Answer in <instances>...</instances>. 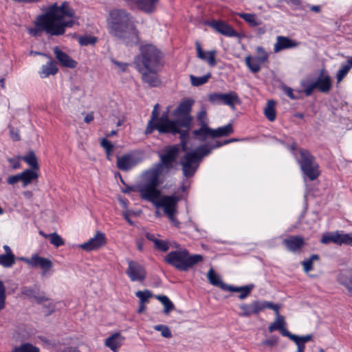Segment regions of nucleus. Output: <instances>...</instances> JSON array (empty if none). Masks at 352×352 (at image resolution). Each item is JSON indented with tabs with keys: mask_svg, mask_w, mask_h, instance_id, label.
<instances>
[{
	"mask_svg": "<svg viewBox=\"0 0 352 352\" xmlns=\"http://www.w3.org/2000/svg\"><path fill=\"white\" fill-rule=\"evenodd\" d=\"M193 104L194 100L191 99H186L181 102L173 112L175 120L169 119L168 109L158 117L159 105L155 104L151 113V120L148 122L146 133H151L154 129L160 133H179L182 150L187 151L188 130L192 122V117L190 113Z\"/></svg>",
	"mask_w": 352,
	"mask_h": 352,
	"instance_id": "nucleus-1",
	"label": "nucleus"
},
{
	"mask_svg": "<svg viewBox=\"0 0 352 352\" xmlns=\"http://www.w3.org/2000/svg\"><path fill=\"white\" fill-rule=\"evenodd\" d=\"M78 19L75 10L67 1L60 6L55 3L36 18L35 27L28 28V32L32 36H39L41 32L51 36H60L65 34L67 28L78 24Z\"/></svg>",
	"mask_w": 352,
	"mask_h": 352,
	"instance_id": "nucleus-2",
	"label": "nucleus"
},
{
	"mask_svg": "<svg viewBox=\"0 0 352 352\" xmlns=\"http://www.w3.org/2000/svg\"><path fill=\"white\" fill-rule=\"evenodd\" d=\"M107 28L109 33L120 39H129L137 41L138 31L131 13L124 9L111 10L107 18Z\"/></svg>",
	"mask_w": 352,
	"mask_h": 352,
	"instance_id": "nucleus-3",
	"label": "nucleus"
},
{
	"mask_svg": "<svg viewBox=\"0 0 352 352\" xmlns=\"http://www.w3.org/2000/svg\"><path fill=\"white\" fill-rule=\"evenodd\" d=\"M164 173L161 164H154L141 173L140 181L131 190L139 192L142 199L153 201L161 194L157 187L163 183Z\"/></svg>",
	"mask_w": 352,
	"mask_h": 352,
	"instance_id": "nucleus-4",
	"label": "nucleus"
},
{
	"mask_svg": "<svg viewBox=\"0 0 352 352\" xmlns=\"http://www.w3.org/2000/svg\"><path fill=\"white\" fill-rule=\"evenodd\" d=\"M164 261L180 271H188L196 264L203 261L201 254H190L186 249L170 252Z\"/></svg>",
	"mask_w": 352,
	"mask_h": 352,
	"instance_id": "nucleus-5",
	"label": "nucleus"
},
{
	"mask_svg": "<svg viewBox=\"0 0 352 352\" xmlns=\"http://www.w3.org/2000/svg\"><path fill=\"white\" fill-rule=\"evenodd\" d=\"M211 152L208 144L198 147L196 150L187 152L181 159L182 171L185 177L192 176L196 172L201 159Z\"/></svg>",
	"mask_w": 352,
	"mask_h": 352,
	"instance_id": "nucleus-6",
	"label": "nucleus"
},
{
	"mask_svg": "<svg viewBox=\"0 0 352 352\" xmlns=\"http://www.w3.org/2000/svg\"><path fill=\"white\" fill-rule=\"evenodd\" d=\"M285 325L286 322L284 316H278L276 317L274 321L269 326L268 330L270 333L274 331H279L283 336L289 338L296 343L297 345V350L296 352H305V343L309 342L312 339V336L306 335L303 336H298L292 334L286 329Z\"/></svg>",
	"mask_w": 352,
	"mask_h": 352,
	"instance_id": "nucleus-7",
	"label": "nucleus"
},
{
	"mask_svg": "<svg viewBox=\"0 0 352 352\" xmlns=\"http://www.w3.org/2000/svg\"><path fill=\"white\" fill-rule=\"evenodd\" d=\"M161 53L152 45L141 47V56L137 59L140 69H154L160 66Z\"/></svg>",
	"mask_w": 352,
	"mask_h": 352,
	"instance_id": "nucleus-8",
	"label": "nucleus"
},
{
	"mask_svg": "<svg viewBox=\"0 0 352 352\" xmlns=\"http://www.w3.org/2000/svg\"><path fill=\"white\" fill-rule=\"evenodd\" d=\"M301 87L306 96H310L315 89H318L322 93H327L331 88V82L329 76L324 73V70H320V76L316 81L311 82L305 80L301 82Z\"/></svg>",
	"mask_w": 352,
	"mask_h": 352,
	"instance_id": "nucleus-9",
	"label": "nucleus"
},
{
	"mask_svg": "<svg viewBox=\"0 0 352 352\" xmlns=\"http://www.w3.org/2000/svg\"><path fill=\"white\" fill-rule=\"evenodd\" d=\"M301 159L298 161L303 173L311 181L316 179L320 174L318 165L315 162L314 157L310 153L305 149H300Z\"/></svg>",
	"mask_w": 352,
	"mask_h": 352,
	"instance_id": "nucleus-10",
	"label": "nucleus"
},
{
	"mask_svg": "<svg viewBox=\"0 0 352 352\" xmlns=\"http://www.w3.org/2000/svg\"><path fill=\"white\" fill-rule=\"evenodd\" d=\"M179 197L175 195H164L155 198L153 203L156 208H162L166 215L177 212V203Z\"/></svg>",
	"mask_w": 352,
	"mask_h": 352,
	"instance_id": "nucleus-11",
	"label": "nucleus"
},
{
	"mask_svg": "<svg viewBox=\"0 0 352 352\" xmlns=\"http://www.w3.org/2000/svg\"><path fill=\"white\" fill-rule=\"evenodd\" d=\"M20 260L32 267L41 268L42 270L41 275L43 276L53 267V263L51 260L41 257L38 254H32L30 258L22 257Z\"/></svg>",
	"mask_w": 352,
	"mask_h": 352,
	"instance_id": "nucleus-12",
	"label": "nucleus"
},
{
	"mask_svg": "<svg viewBox=\"0 0 352 352\" xmlns=\"http://www.w3.org/2000/svg\"><path fill=\"white\" fill-rule=\"evenodd\" d=\"M208 100L215 104H223L234 108L235 104L239 102V98L234 91L226 94L212 93L209 95Z\"/></svg>",
	"mask_w": 352,
	"mask_h": 352,
	"instance_id": "nucleus-13",
	"label": "nucleus"
},
{
	"mask_svg": "<svg viewBox=\"0 0 352 352\" xmlns=\"http://www.w3.org/2000/svg\"><path fill=\"white\" fill-rule=\"evenodd\" d=\"M179 152V146L178 145H173L167 148L165 153L160 155V162L156 164H161L162 171H168L173 168V164L176 161Z\"/></svg>",
	"mask_w": 352,
	"mask_h": 352,
	"instance_id": "nucleus-14",
	"label": "nucleus"
},
{
	"mask_svg": "<svg viewBox=\"0 0 352 352\" xmlns=\"http://www.w3.org/2000/svg\"><path fill=\"white\" fill-rule=\"evenodd\" d=\"M142 161L137 154L130 153L117 157V167L122 171H128L140 163Z\"/></svg>",
	"mask_w": 352,
	"mask_h": 352,
	"instance_id": "nucleus-15",
	"label": "nucleus"
},
{
	"mask_svg": "<svg viewBox=\"0 0 352 352\" xmlns=\"http://www.w3.org/2000/svg\"><path fill=\"white\" fill-rule=\"evenodd\" d=\"M107 243V237L105 234L100 232L97 231L95 235L90 238L87 242L80 244L79 248L87 252L94 251L104 246Z\"/></svg>",
	"mask_w": 352,
	"mask_h": 352,
	"instance_id": "nucleus-16",
	"label": "nucleus"
},
{
	"mask_svg": "<svg viewBox=\"0 0 352 352\" xmlns=\"http://www.w3.org/2000/svg\"><path fill=\"white\" fill-rule=\"evenodd\" d=\"M320 241L323 244L334 243L338 245H352V236L349 234H342L338 232H328L322 236Z\"/></svg>",
	"mask_w": 352,
	"mask_h": 352,
	"instance_id": "nucleus-17",
	"label": "nucleus"
},
{
	"mask_svg": "<svg viewBox=\"0 0 352 352\" xmlns=\"http://www.w3.org/2000/svg\"><path fill=\"white\" fill-rule=\"evenodd\" d=\"M126 274L131 281H142L146 278V271L143 266L133 261H129Z\"/></svg>",
	"mask_w": 352,
	"mask_h": 352,
	"instance_id": "nucleus-18",
	"label": "nucleus"
},
{
	"mask_svg": "<svg viewBox=\"0 0 352 352\" xmlns=\"http://www.w3.org/2000/svg\"><path fill=\"white\" fill-rule=\"evenodd\" d=\"M195 44L197 57L206 62L210 67H214L217 65V61L215 60V56L217 53V50H212L206 52L202 50L199 41H197Z\"/></svg>",
	"mask_w": 352,
	"mask_h": 352,
	"instance_id": "nucleus-19",
	"label": "nucleus"
},
{
	"mask_svg": "<svg viewBox=\"0 0 352 352\" xmlns=\"http://www.w3.org/2000/svg\"><path fill=\"white\" fill-rule=\"evenodd\" d=\"M232 131L233 129L231 124H228L216 129L210 128L199 141L205 142L208 138H216L222 136H226L231 134Z\"/></svg>",
	"mask_w": 352,
	"mask_h": 352,
	"instance_id": "nucleus-20",
	"label": "nucleus"
},
{
	"mask_svg": "<svg viewBox=\"0 0 352 352\" xmlns=\"http://www.w3.org/2000/svg\"><path fill=\"white\" fill-rule=\"evenodd\" d=\"M197 121L200 125V128L199 129L195 130L193 131V135L197 139L200 140L210 129L208 125V120L206 111H201L198 113Z\"/></svg>",
	"mask_w": 352,
	"mask_h": 352,
	"instance_id": "nucleus-21",
	"label": "nucleus"
},
{
	"mask_svg": "<svg viewBox=\"0 0 352 352\" xmlns=\"http://www.w3.org/2000/svg\"><path fill=\"white\" fill-rule=\"evenodd\" d=\"M297 46L298 43H296L295 41L292 40L286 36H278L276 37V42L274 45V51L275 53H277L281 50L294 48Z\"/></svg>",
	"mask_w": 352,
	"mask_h": 352,
	"instance_id": "nucleus-22",
	"label": "nucleus"
},
{
	"mask_svg": "<svg viewBox=\"0 0 352 352\" xmlns=\"http://www.w3.org/2000/svg\"><path fill=\"white\" fill-rule=\"evenodd\" d=\"M124 337L120 333H114L108 337L104 341V345L109 348L113 352H118V349L122 345Z\"/></svg>",
	"mask_w": 352,
	"mask_h": 352,
	"instance_id": "nucleus-23",
	"label": "nucleus"
},
{
	"mask_svg": "<svg viewBox=\"0 0 352 352\" xmlns=\"http://www.w3.org/2000/svg\"><path fill=\"white\" fill-rule=\"evenodd\" d=\"M287 249L290 252H296L301 249L305 244V240L300 236H290L283 241Z\"/></svg>",
	"mask_w": 352,
	"mask_h": 352,
	"instance_id": "nucleus-24",
	"label": "nucleus"
},
{
	"mask_svg": "<svg viewBox=\"0 0 352 352\" xmlns=\"http://www.w3.org/2000/svg\"><path fill=\"white\" fill-rule=\"evenodd\" d=\"M210 25L223 35L230 37L236 35L235 30L230 25L223 21H214L210 23Z\"/></svg>",
	"mask_w": 352,
	"mask_h": 352,
	"instance_id": "nucleus-25",
	"label": "nucleus"
},
{
	"mask_svg": "<svg viewBox=\"0 0 352 352\" xmlns=\"http://www.w3.org/2000/svg\"><path fill=\"white\" fill-rule=\"evenodd\" d=\"M53 51L56 58L63 66L69 68L76 67L77 63L71 58L66 53L61 51L58 47H54Z\"/></svg>",
	"mask_w": 352,
	"mask_h": 352,
	"instance_id": "nucleus-26",
	"label": "nucleus"
},
{
	"mask_svg": "<svg viewBox=\"0 0 352 352\" xmlns=\"http://www.w3.org/2000/svg\"><path fill=\"white\" fill-rule=\"evenodd\" d=\"M242 311L241 316L249 317L252 315H257L261 311L260 301L256 300L250 304H242L240 305Z\"/></svg>",
	"mask_w": 352,
	"mask_h": 352,
	"instance_id": "nucleus-27",
	"label": "nucleus"
},
{
	"mask_svg": "<svg viewBox=\"0 0 352 352\" xmlns=\"http://www.w3.org/2000/svg\"><path fill=\"white\" fill-rule=\"evenodd\" d=\"M157 70L158 68H155L154 69H140L143 80L153 87L157 86L160 83L157 76Z\"/></svg>",
	"mask_w": 352,
	"mask_h": 352,
	"instance_id": "nucleus-28",
	"label": "nucleus"
},
{
	"mask_svg": "<svg viewBox=\"0 0 352 352\" xmlns=\"http://www.w3.org/2000/svg\"><path fill=\"white\" fill-rule=\"evenodd\" d=\"M338 281L343 285L348 293L352 296V271L344 270L341 272L338 277Z\"/></svg>",
	"mask_w": 352,
	"mask_h": 352,
	"instance_id": "nucleus-29",
	"label": "nucleus"
},
{
	"mask_svg": "<svg viewBox=\"0 0 352 352\" xmlns=\"http://www.w3.org/2000/svg\"><path fill=\"white\" fill-rule=\"evenodd\" d=\"M160 0H136V6L138 8L144 12L151 14L155 9Z\"/></svg>",
	"mask_w": 352,
	"mask_h": 352,
	"instance_id": "nucleus-30",
	"label": "nucleus"
},
{
	"mask_svg": "<svg viewBox=\"0 0 352 352\" xmlns=\"http://www.w3.org/2000/svg\"><path fill=\"white\" fill-rule=\"evenodd\" d=\"M20 175L23 187H26L29 184H32L34 180H36L38 177V171L29 168L23 170L20 173Z\"/></svg>",
	"mask_w": 352,
	"mask_h": 352,
	"instance_id": "nucleus-31",
	"label": "nucleus"
},
{
	"mask_svg": "<svg viewBox=\"0 0 352 352\" xmlns=\"http://www.w3.org/2000/svg\"><path fill=\"white\" fill-rule=\"evenodd\" d=\"M226 289V291L230 292H240L239 296V298L243 300L249 296L251 291L254 287V285H248L243 287H234L232 285L223 286Z\"/></svg>",
	"mask_w": 352,
	"mask_h": 352,
	"instance_id": "nucleus-32",
	"label": "nucleus"
},
{
	"mask_svg": "<svg viewBox=\"0 0 352 352\" xmlns=\"http://www.w3.org/2000/svg\"><path fill=\"white\" fill-rule=\"evenodd\" d=\"M58 72V67L54 61L50 60L45 65H42L38 72L41 78H45L50 75H54Z\"/></svg>",
	"mask_w": 352,
	"mask_h": 352,
	"instance_id": "nucleus-33",
	"label": "nucleus"
},
{
	"mask_svg": "<svg viewBox=\"0 0 352 352\" xmlns=\"http://www.w3.org/2000/svg\"><path fill=\"white\" fill-rule=\"evenodd\" d=\"M245 65L253 73H257L261 70L262 65L264 63L256 56H248L245 59Z\"/></svg>",
	"mask_w": 352,
	"mask_h": 352,
	"instance_id": "nucleus-34",
	"label": "nucleus"
},
{
	"mask_svg": "<svg viewBox=\"0 0 352 352\" xmlns=\"http://www.w3.org/2000/svg\"><path fill=\"white\" fill-rule=\"evenodd\" d=\"M207 278L210 284L215 286H219L223 290L226 291V289L223 287L224 285L229 286V285H227L221 280L220 276L217 274L212 268L208 272Z\"/></svg>",
	"mask_w": 352,
	"mask_h": 352,
	"instance_id": "nucleus-35",
	"label": "nucleus"
},
{
	"mask_svg": "<svg viewBox=\"0 0 352 352\" xmlns=\"http://www.w3.org/2000/svg\"><path fill=\"white\" fill-rule=\"evenodd\" d=\"M352 67V56H350L347 59V63L341 66V67L338 71L336 74L337 82H340L342 79L346 76V75L349 73V70Z\"/></svg>",
	"mask_w": 352,
	"mask_h": 352,
	"instance_id": "nucleus-36",
	"label": "nucleus"
},
{
	"mask_svg": "<svg viewBox=\"0 0 352 352\" xmlns=\"http://www.w3.org/2000/svg\"><path fill=\"white\" fill-rule=\"evenodd\" d=\"M238 15L252 27H256L261 24V21L257 18L255 14L239 13Z\"/></svg>",
	"mask_w": 352,
	"mask_h": 352,
	"instance_id": "nucleus-37",
	"label": "nucleus"
},
{
	"mask_svg": "<svg viewBox=\"0 0 352 352\" xmlns=\"http://www.w3.org/2000/svg\"><path fill=\"white\" fill-rule=\"evenodd\" d=\"M275 102L274 100H269L267 102L266 107L264 109V113L266 118L271 122L275 120L276 113L275 110Z\"/></svg>",
	"mask_w": 352,
	"mask_h": 352,
	"instance_id": "nucleus-38",
	"label": "nucleus"
},
{
	"mask_svg": "<svg viewBox=\"0 0 352 352\" xmlns=\"http://www.w3.org/2000/svg\"><path fill=\"white\" fill-rule=\"evenodd\" d=\"M21 159L24 160L32 168V170H35L38 171V164L37 162V158L34 152H29L26 155L22 157Z\"/></svg>",
	"mask_w": 352,
	"mask_h": 352,
	"instance_id": "nucleus-39",
	"label": "nucleus"
},
{
	"mask_svg": "<svg viewBox=\"0 0 352 352\" xmlns=\"http://www.w3.org/2000/svg\"><path fill=\"white\" fill-rule=\"evenodd\" d=\"M156 298L164 305V312L168 314L174 309V305L166 296H157Z\"/></svg>",
	"mask_w": 352,
	"mask_h": 352,
	"instance_id": "nucleus-40",
	"label": "nucleus"
},
{
	"mask_svg": "<svg viewBox=\"0 0 352 352\" xmlns=\"http://www.w3.org/2000/svg\"><path fill=\"white\" fill-rule=\"evenodd\" d=\"M15 263V256L0 254V265L4 267H11Z\"/></svg>",
	"mask_w": 352,
	"mask_h": 352,
	"instance_id": "nucleus-41",
	"label": "nucleus"
},
{
	"mask_svg": "<svg viewBox=\"0 0 352 352\" xmlns=\"http://www.w3.org/2000/svg\"><path fill=\"white\" fill-rule=\"evenodd\" d=\"M211 74L210 73H208L206 75L203 76L197 77L193 75L190 76V82L191 84L193 86H200L205 83H206L208 81V79L210 78Z\"/></svg>",
	"mask_w": 352,
	"mask_h": 352,
	"instance_id": "nucleus-42",
	"label": "nucleus"
},
{
	"mask_svg": "<svg viewBox=\"0 0 352 352\" xmlns=\"http://www.w3.org/2000/svg\"><path fill=\"white\" fill-rule=\"evenodd\" d=\"M12 352H39V349L31 344L25 343L14 347Z\"/></svg>",
	"mask_w": 352,
	"mask_h": 352,
	"instance_id": "nucleus-43",
	"label": "nucleus"
},
{
	"mask_svg": "<svg viewBox=\"0 0 352 352\" xmlns=\"http://www.w3.org/2000/svg\"><path fill=\"white\" fill-rule=\"evenodd\" d=\"M45 237L49 239L50 243L57 248L65 244L64 240L56 232L45 235Z\"/></svg>",
	"mask_w": 352,
	"mask_h": 352,
	"instance_id": "nucleus-44",
	"label": "nucleus"
},
{
	"mask_svg": "<svg viewBox=\"0 0 352 352\" xmlns=\"http://www.w3.org/2000/svg\"><path fill=\"white\" fill-rule=\"evenodd\" d=\"M319 257L317 254L311 255L308 259H306L302 262V265L304 268V271L308 273L309 271L313 270V262L314 261L318 260Z\"/></svg>",
	"mask_w": 352,
	"mask_h": 352,
	"instance_id": "nucleus-45",
	"label": "nucleus"
},
{
	"mask_svg": "<svg viewBox=\"0 0 352 352\" xmlns=\"http://www.w3.org/2000/svg\"><path fill=\"white\" fill-rule=\"evenodd\" d=\"M97 41V38L92 36H84L78 38V43L80 45L87 46L94 45Z\"/></svg>",
	"mask_w": 352,
	"mask_h": 352,
	"instance_id": "nucleus-46",
	"label": "nucleus"
},
{
	"mask_svg": "<svg viewBox=\"0 0 352 352\" xmlns=\"http://www.w3.org/2000/svg\"><path fill=\"white\" fill-rule=\"evenodd\" d=\"M135 296L140 299V302L145 303L152 297V293L149 290L145 289L144 291H138L135 293Z\"/></svg>",
	"mask_w": 352,
	"mask_h": 352,
	"instance_id": "nucleus-47",
	"label": "nucleus"
},
{
	"mask_svg": "<svg viewBox=\"0 0 352 352\" xmlns=\"http://www.w3.org/2000/svg\"><path fill=\"white\" fill-rule=\"evenodd\" d=\"M154 329L160 331L163 337L170 338L172 337V333L170 329L164 324H157L154 326Z\"/></svg>",
	"mask_w": 352,
	"mask_h": 352,
	"instance_id": "nucleus-48",
	"label": "nucleus"
},
{
	"mask_svg": "<svg viewBox=\"0 0 352 352\" xmlns=\"http://www.w3.org/2000/svg\"><path fill=\"white\" fill-rule=\"evenodd\" d=\"M38 289L32 288L30 287H23L21 288V294L28 297L29 298L34 299Z\"/></svg>",
	"mask_w": 352,
	"mask_h": 352,
	"instance_id": "nucleus-49",
	"label": "nucleus"
},
{
	"mask_svg": "<svg viewBox=\"0 0 352 352\" xmlns=\"http://www.w3.org/2000/svg\"><path fill=\"white\" fill-rule=\"evenodd\" d=\"M155 248L162 252H166L168 250V243L166 241L160 239L154 240Z\"/></svg>",
	"mask_w": 352,
	"mask_h": 352,
	"instance_id": "nucleus-50",
	"label": "nucleus"
},
{
	"mask_svg": "<svg viewBox=\"0 0 352 352\" xmlns=\"http://www.w3.org/2000/svg\"><path fill=\"white\" fill-rule=\"evenodd\" d=\"M256 51L257 54L256 57L258 58L261 61L265 63L268 59L269 55L265 49L262 47H257Z\"/></svg>",
	"mask_w": 352,
	"mask_h": 352,
	"instance_id": "nucleus-51",
	"label": "nucleus"
},
{
	"mask_svg": "<svg viewBox=\"0 0 352 352\" xmlns=\"http://www.w3.org/2000/svg\"><path fill=\"white\" fill-rule=\"evenodd\" d=\"M6 288L3 282H0V311L5 307Z\"/></svg>",
	"mask_w": 352,
	"mask_h": 352,
	"instance_id": "nucleus-52",
	"label": "nucleus"
},
{
	"mask_svg": "<svg viewBox=\"0 0 352 352\" xmlns=\"http://www.w3.org/2000/svg\"><path fill=\"white\" fill-rule=\"evenodd\" d=\"M235 141H236V139H230V140H226V141H223V142L215 141L213 143L208 144L209 145V148H211V151H212V150H213L214 148L221 147L223 145H225V144H227L228 143L233 142H235Z\"/></svg>",
	"mask_w": 352,
	"mask_h": 352,
	"instance_id": "nucleus-53",
	"label": "nucleus"
},
{
	"mask_svg": "<svg viewBox=\"0 0 352 352\" xmlns=\"http://www.w3.org/2000/svg\"><path fill=\"white\" fill-rule=\"evenodd\" d=\"M34 300L38 304L44 303L47 301H49L50 299L46 296L44 292H41L38 290L37 294H36Z\"/></svg>",
	"mask_w": 352,
	"mask_h": 352,
	"instance_id": "nucleus-54",
	"label": "nucleus"
},
{
	"mask_svg": "<svg viewBox=\"0 0 352 352\" xmlns=\"http://www.w3.org/2000/svg\"><path fill=\"white\" fill-rule=\"evenodd\" d=\"M101 146L105 149L107 154L111 153L113 145L110 141L103 139L101 141Z\"/></svg>",
	"mask_w": 352,
	"mask_h": 352,
	"instance_id": "nucleus-55",
	"label": "nucleus"
},
{
	"mask_svg": "<svg viewBox=\"0 0 352 352\" xmlns=\"http://www.w3.org/2000/svg\"><path fill=\"white\" fill-rule=\"evenodd\" d=\"M21 157H16V158H9L8 159V162L10 164V166L12 167V169H18V168H21V163H20V161L19 160L21 159Z\"/></svg>",
	"mask_w": 352,
	"mask_h": 352,
	"instance_id": "nucleus-56",
	"label": "nucleus"
},
{
	"mask_svg": "<svg viewBox=\"0 0 352 352\" xmlns=\"http://www.w3.org/2000/svg\"><path fill=\"white\" fill-rule=\"evenodd\" d=\"M111 62L113 63V65L117 67L118 71L124 72L126 71L128 64L124 63H121L118 60H116L114 59L111 60Z\"/></svg>",
	"mask_w": 352,
	"mask_h": 352,
	"instance_id": "nucleus-57",
	"label": "nucleus"
},
{
	"mask_svg": "<svg viewBox=\"0 0 352 352\" xmlns=\"http://www.w3.org/2000/svg\"><path fill=\"white\" fill-rule=\"evenodd\" d=\"M277 342L278 338L273 337L270 339L263 340L261 344L264 346L272 347L276 345Z\"/></svg>",
	"mask_w": 352,
	"mask_h": 352,
	"instance_id": "nucleus-58",
	"label": "nucleus"
},
{
	"mask_svg": "<svg viewBox=\"0 0 352 352\" xmlns=\"http://www.w3.org/2000/svg\"><path fill=\"white\" fill-rule=\"evenodd\" d=\"M19 181H21L20 173L14 175H12L7 179V182L10 185H14V184H16L17 182H19Z\"/></svg>",
	"mask_w": 352,
	"mask_h": 352,
	"instance_id": "nucleus-59",
	"label": "nucleus"
},
{
	"mask_svg": "<svg viewBox=\"0 0 352 352\" xmlns=\"http://www.w3.org/2000/svg\"><path fill=\"white\" fill-rule=\"evenodd\" d=\"M260 303H261V311H263L265 309H272L275 305V304L272 303V302H268V301H265V300L260 301Z\"/></svg>",
	"mask_w": 352,
	"mask_h": 352,
	"instance_id": "nucleus-60",
	"label": "nucleus"
},
{
	"mask_svg": "<svg viewBox=\"0 0 352 352\" xmlns=\"http://www.w3.org/2000/svg\"><path fill=\"white\" fill-rule=\"evenodd\" d=\"M177 213H173L171 214L166 215L170 220V221L176 227H179V222L176 219L175 214Z\"/></svg>",
	"mask_w": 352,
	"mask_h": 352,
	"instance_id": "nucleus-61",
	"label": "nucleus"
},
{
	"mask_svg": "<svg viewBox=\"0 0 352 352\" xmlns=\"http://www.w3.org/2000/svg\"><path fill=\"white\" fill-rule=\"evenodd\" d=\"M284 92L285 94L289 96L291 99H295L296 97L294 96L293 94V89L288 87H283Z\"/></svg>",
	"mask_w": 352,
	"mask_h": 352,
	"instance_id": "nucleus-62",
	"label": "nucleus"
},
{
	"mask_svg": "<svg viewBox=\"0 0 352 352\" xmlns=\"http://www.w3.org/2000/svg\"><path fill=\"white\" fill-rule=\"evenodd\" d=\"M94 120V115L93 113H89L86 115L85 118V122L86 123H90Z\"/></svg>",
	"mask_w": 352,
	"mask_h": 352,
	"instance_id": "nucleus-63",
	"label": "nucleus"
},
{
	"mask_svg": "<svg viewBox=\"0 0 352 352\" xmlns=\"http://www.w3.org/2000/svg\"><path fill=\"white\" fill-rule=\"evenodd\" d=\"M3 250H5V254L14 255L12 253L11 248L8 245H3Z\"/></svg>",
	"mask_w": 352,
	"mask_h": 352,
	"instance_id": "nucleus-64",
	"label": "nucleus"
}]
</instances>
